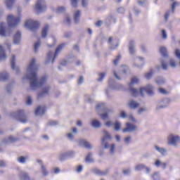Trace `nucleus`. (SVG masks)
Here are the masks:
<instances>
[{"label":"nucleus","instance_id":"obj_56","mask_svg":"<svg viewBox=\"0 0 180 180\" xmlns=\"http://www.w3.org/2000/svg\"><path fill=\"white\" fill-rule=\"evenodd\" d=\"M33 101L32 100V97L30 96H28L27 97V105H32Z\"/></svg>","mask_w":180,"mask_h":180},{"label":"nucleus","instance_id":"obj_21","mask_svg":"<svg viewBox=\"0 0 180 180\" xmlns=\"http://www.w3.org/2000/svg\"><path fill=\"white\" fill-rule=\"evenodd\" d=\"M112 82H113V79H110L109 88H110V89H116V90L122 89V85L119 84H112Z\"/></svg>","mask_w":180,"mask_h":180},{"label":"nucleus","instance_id":"obj_26","mask_svg":"<svg viewBox=\"0 0 180 180\" xmlns=\"http://www.w3.org/2000/svg\"><path fill=\"white\" fill-rule=\"evenodd\" d=\"M6 58H8V56L5 53V49L4 48V46H0V61H2L3 60H6Z\"/></svg>","mask_w":180,"mask_h":180},{"label":"nucleus","instance_id":"obj_39","mask_svg":"<svg viewBox=\"0 0 180 180\" xmlns=\"http://www.w3.org/2000/svg\"><path fill=\"white\" fill-rule=\"evenodd\" d=\"M63 23L66 25V26H70V25H71V18L68 16L65 17Z\"/></svg>","mask_w":180,"mask_h":180},{"label":"nucleus","instance_id":"obj_61","mask_svg":"<svg viewBox=\"0 0 180 180\" xmlns=\"http://www.w3.org/2000/svg\"><path fill=\"white\" fill-rule=\"evenodd\" d=\"M84 82V76H80L79 79H78V85H81Z\"/></svg>","mask_w":180,"mask_h":180},{"label":"nucleus","instance_id":"obj_44","mask_svg":"<svg viewBox=\"0 0 180 180\" xmlns=\"http://www.w3.org/2000/svg\"><path fill=\"white\" fill-rule=\"evenodd\" d=\"M144 168H146V165L139 164L135 167V171H141V169H144Z\"/></svg>","mask_w":180,"mask_h":180},{"label":"nucleus","instance_id":"obj_31","mask_svg":"<svg viewBox=\"0 0 180 180\" xmlns=\"http://www.w3.org/2000/svg\"><path fill=\"white\" fill-rule=\"evenodd\" d=\"M85 161L88 164H91V163L94 162V159L92 158V153H88L87 156L85 158Z\"/></svg>","mask_w":180,"mask_h":180},{"label":"nucleus","instance_id":"obj_13","mask_svg":"<svg viewBox=\"0 0 180 180\" xmlns=\"http://www.w3.org/2000/svg\"><path fill=\"white\" fill-rule=\"evenodd\" d=\"M50 89H51V87L49 85L42 88L41 91L39 93L37 96V99H41V98H44L46 95H49V92H50Z\"/></svg>","mask_w":180,"mask_h":180},{"label":"nucleus","instance_id":"obj_45","mask_svg":"<svg viewBox=\"0 0 180 180\" xmlns=\"http://www.w3.org/2000/svg\"><path fill=\"white\" fill-rule=\"evenodd\" d=\"M26 160H27V158L21 156L18 158V162H20V164H25L26 162Z\"/></svg>","mask_w":180,"mask_h":180},{"label":"nucleus","instance_id":"obj_60","mask_svg":"<svg viewBox=\"0 0 180 180\" xmlns=\"http://www.w3.org/2000/svg\"><path fill=\"white\" fill-rule=\"evenodd\" d=\"M120 117L122 119H126V117H127V114H126V112L122 111L120 113Z\"/></svg>","mask_w":180,"mask_h":180},{"label":"nucleus","instance_id":"obj_48","mask_svg":"<svg viewBox=\"0 0 180 180\" xmlns=\"http://www.w3.org/2000/svg\"><path fill=\"white\" fill-rule=\"evenodd\" d=\"M57 124H58V122L57 121L51 120L48 122L49 126H57Z\"/></svg>","mask_w":180,"mask_h":180},{"label":"nucleus","instance_id":"obj_19","mask_svg":"<svg viewBox=\"0 0 180 180\" xmlns=\"http://www.w3.org/2000/svg\"><path fill=\"white\" fill-rule=\"evenodd\" d=\"M93 172L96 175H99L100 176H103L108 175L109 174V169H106L102 171L99 169H93Z\"/></svg>","mask_w":180,"mask_h":180},{"label":"nucleus","instance_id":"obj_14","mask_svg":"<svg viewBox=\"0 0 180 180\" xmlns=\"http://www.w3.org/2000/svg\"><path fill=\"white\" fill-rule=\"evenodd\" d=\"M171 101H169V98H163L160 101V105H158L156 107V109L158 110L159 109H162L167 108L168 105H169Z\"/></svg>","mask_w":180,"mask_h":180},{"label":"nucleus","instance_id":"obj_50","mask_svg":"<svg viewBox=\"0 0 180 180\" xmlns=\"http://www.w3.org/2000/svg\"><path fill=\"white\" fill-rule=\"evenodd\" d=\"M145 77L147 79H150V78L153 77V70H150L148 73H146Z\"/></svg>","mask_w":180,"mask_h":180},{"label":"nucleus","instance_id":"obj_17","mask_svg":"<svg viewBox=\"0 0 180 180\" xmlns=\"http://www.w3.org/2000/svg\"><path fill=\"white\" fill-rule=\"evenodd\" d=\"M18 177L20 180H31L30 175L27 172L20 170L18 173Z\"/></svg>","mask_w":180,"mask_h":180},{"label":"nucleus","instance_id":"obj_28","mask_svg":"<svg viewBox=\"0 0 180 180\" xmlns=\"http://www.w3.org/2000/svg\"><path fill=\"white\" fill-rule=\"evenodd\" d=\"M81 18V11H76L74 13V22L75 23H78L79 22V18Z\"/></svg>","mask_w":180,"mask_h":180},{"label":"nucleus","instance_id":"obj_2","mask_svg":"<svg viewBox=\"0 0 180 180\" xmlns=\"http://www.w3.org/2000/svg\"><path fill=\"white\" fill-rule=\"evenodd\" d=\"M63 49H64V46H59L56 49L55 51H49L47 53L46 60L45 63L49 64V63H51V64H54L56 58L58 57V54L61 53Z\"/></svg>","mask_w":180,"mask_h":180},{"label":"nucleus","instance_id":"obj_43","mask_svg":"<svg viewBox=\"0 0 180 180\" xmlns=\"http://www.w3.org/2000/svg\"><path fill=\"white\" fill-rule=\"evenodd\" d=\"M41 172L44 176H46V175H49V172L46 169V166H44V165H41Z\"/></svg>","mask_w":180,"mask_h":180},{"label":"nucleus","instance_id":"obj_38","mask_svg":"<svg viewBox=\"0 0 180 180\" xmlns=\"http://www.w3.org/2000/svg\"><path fill=\"white\" fill-rule=\"evenodd\" d=\"M160 63L162 65V70H168V67H167V64L165 63V60H164V59L160 58Z\"/></svg>","mask_w":180,"mask_h":180},{"label":"nucleus","instance_id":"obj_1","mask_svg":"<svg viewBox=\"0 0 180 180\" xmlns=\"http://www.w3.org/2000/svg\"><path fill=\"white\" fill-rule=\"evenodd\" d=\"M37 71L39 66L36 65V58H32L27 68V75L22 77V79L30 81V89L32 91L41 88L47 82V76H43L40 79L37 77Z\"/></svg>","mask_w":180,"mask_h":180},{"label":"nucleus","instance_id":"obj_57","mask_svg":"<svg viewBox=\"0 0 180 180\" xmlns=\"http://www.w3.org/2000/svg\"><path fill=\"white\" fill-rule=\"evenodd\" d=\"M86 101H87L89 103H92V102H94V99L89 96H86Z\"/></svg>","mask_w":180,"mask_h":180},{"label":"nucleus","instance_id":"obj_51","mask_svg":"<svg viewBox=\"0 0 180 180\" xmlns=\"http://www.w3.org/2000/svg\"><path fill=\"white\" fill-rule=\"evenodd\" d=\"M177 5H179V4L177 2H174L172 5V13H174V12H175V8H176Z\"/></svg>","mask_w":180,"mask_h":180},{"label":"nucleus","instance_id":"obj_46","mask_svg":"<svg viewBox=\"0 0 180 180\" xmlns=\"http://www.w3.org/2000/svg\"><path fill=\"white\" fill-rule=\"evenodd\" d=\"M129 53H130L131 56L136 54V48L134 47V46H129Z\"/></svg>","mask_w":180,"mask_h":180},{"label":"nucleus","instance_id":"obj_6","mask_svg":"<svg viewBox=\"0 0 180 180\" xmlns=\"http://www.w3.org/2000/svg\"><path fill=\"white\" fill-rule=\"evenodd\" d=\"M143 92H146L148 96H154V86H153L151 84H148L145 87H141L139 91L141 96H144Z\"/></svg>","mask_w":180,"mask_h":180},{"label":"nucleus","instance_id":"obj_49","mask_svg":"<svg viewBox=\"0 0 180 180\" xmlns=\"http://www.w3.org/2000/svg\"><path fill=\"white\" fill-rule=\"evenodd\" d=\"M158 91H159V94H162V95H167V94H168L167 90H165L162 88H159Z\"/></svg>","mask_w":180,"mask_h":180},{"label":"nucleus","instance_id":"obj_9","mask_svg":"<svg viewBox=\"0 0 180 180\" xmlns=\"http://www.w3.org/2000/svg\"><path fill=\"white\" fill-rule=\"evenodd\" d=\"M47 9V6H46V2L44 0H37V4H35V11L37 13L40 12H44Z\"/></svg>","mask_w":180,"mask_h":180},{"label":"nucleus","instance_id":"obj_7","mask_svg":"<svg viewBox=\"0 0 180 180\" xmlns=\"http://www.w3.org/2000/svg\"><path fill=\"white\" fill-rule=\"evenodd\" d=\"M7 22L9 27H15V26H18V25H19L20 18L10 14L7 16Z\"/></svg>","mask_w":180,"mask_h":180},{"label":"nucleus","instance_id":"obj_42","mask_svg":"<svg viewBox=\"0 0 180 180\" xmlns=\"http://www.w3.org/2000/svg\"><path fill=\"white\" fill-rule=\"evenodd\" d=\"M99 78L97 79V81L98 82H101V81H103V78L106 76V73L101 72L98 74Z\"/></svg>","mask_w":180,"mask_h":180},{"label":"nucleus","instance_id":"obj_53","mask_svg":"<svg viewBox=\"0 0 180 180\" xmlns=\"http://www.w3.org/2000/svg\"><path fill=\"white\" fill-rule=\"evenodd\" d=\"M129 71V67L127 65H122V72L126 74Z\"/></svg>","mask_w":180,"mask_h":180},{"label":"nucleus","instance_id":"obj_27","mask_svg":"<svg viewBox=\"0 0 180 180\" xmlns=\"http://www.w3.org/2000/svg\"><path fill=\"white\" fill-rule=\"evenodd\" d=\"M50 29V27L49 25H45L44 27L42 29L41 32V37L43 39L47 37V33H49V30Z\"/></svg>","mask_w":180,"mask_h":180},{"label":"nucleus","instance_id":"obj_41","mask_svg":"<svg viewBox=\"0 0 180 180\" xmlns=\"http://www.w3.org/2000/svg\"><path fill=\"white\" fill-rule=\"evenodd\" d=\"M139 60H141V64L140 65H137V64H134V67H137L138 68H141V67H143V65H144V58L143 57H139Z\"/></svg>","mask_w":180,"mask_h":180},{"label":"nucleus","instance_id":"obj_47","mask_svg":"<svg viewBox=\"0 0 180 180\" xmlns=\"http://www.w3.org/2000/svg\"><path fill=\"white\" fill-rule=\"evenodd\" d=\"M120 58H122V56L118 55L117 58L112 61L114 65H117V64H119V61H120Z\"/></svg>","mask_w":180,"mask_h":180},{"label":"nucleus","instance_id":"obj_58","mask_svg":"<svg viewBox=\"0 0 180 180\" xmlns=\"http://www.w3.org/2000/svg\"><path fill=\"white\" fill-rule=\"evenodd\" d=\"M88 1L89 0H82V5L84 8L88 6Z\"/></svg>","mask_w":180,"mask_h":180},{"label":"nucleus","instance_id":"obj_52","mask_svg":"<svg viewBox=\"0 0 180 180\" xmlns=\"http://www.w3.org/2000/svg\"><path fill=\"white\" fill-rule=\"evenodd\" d=\"M169 64L172 68H175V67H176V63H175V60H174L173 59L170 60Z\"/></svg>","mask_w":180,"mask_h":180},{"label":"nucleus","instance_id":"obj_12","mask_svg":"<svg viewBox=\"0 0 180 180\" xmlns=\"http://www.w3.org/2000/svg\"><path fill=\"white\" fill-rule=\"evenodd\" d=\"M103 133H104V136L101 139V145L102 146L104 145V148H109V143L106 142V141L112 140V136H110V134H109V132H108V131L106 130H104Z\"/></svg>","mask_w":180,"mask_h":180},{"label":"nucleus","instance_id":"obj_55","mask_svg":"<svg viewBox=\"0 0 180 180\" xmlns=\"http://www.w3.org/2000/svg\"><path fill=\"white\" fill-rule=\"evenodd\" d=\"M78 4V0H71V5L73 8H77V5Z\"/></svg>","mask_w":180,"mask_h":180},{"label":"nucleus","instance_id":"obj_33","mask_svg":"<svg viewBox=\"0 0 180 180\" xmlns=\"http://www.w3.org/2000/svg\"><path fill=\"white\" fill-rule=\"evenodd\" d=\"M14 2L15 0H6L5 4L6 8H8V9H12V6L13 5Z\"/></svg>","mask_w":180,"mask_h":180},{"label":"nucleus","instance_id":"obj_29","mask_svg":"<svg viewBox=\"0 0 180 180\" xmlns=\"http://www.w3.org/2000/svg\"><path fill=\"white\" fill-rule=\"evenodd\" d=\"M9 78V75L6 72L0 73V81L5 82Z\"/></svg>","mask_w":180,"mask_h":180},{"label":"nucleus","instance_id":"obj_23","mask_svg":"<svg viewBox=\"0 0 180 180\" xmlns=\"http://www.w3.org/2000/svg\"><path fill=\"white\" fill-rule=\"evenodd\" d=\"M46 113V107L44 106H38L37 108L35 110V115H40L41 116H43V115Z\"/></svg>","mask_w":180,"mask_h":180},{"label":"nucleus","instance_id":"obj_40","mask_svg":"<svg viewBox=\"0 0 180 180\" xmlns=\"http://www.w3.org/2000/svg\"><path fill=\"white\" fill-rule=\"evenodd\" d=\"M56 13H64L65 12V8L63 6L58 7L56 9Z\"/></svg>","mask_w":180,"mask_h":180},{"label":"nucleus","instance_id":"obj_24","mask_svg":"<svg viewBox=\"0 0 180 180\" xmlns=\"http://www.w3.org/2000/svg\"><path fill=\"white\" fill-rule=\"evenodd\" d=\"M22 34L20 32L18 31L14 35L13 41L14 44H20V37Z\"/></svg>","mask_w":180,"mask_h":180},{"label":"nucleus","instance_id":"obj_30","mask_svg":"<svg viewBox=\"0 0 180 180\" xmlns=\"http://www.w3.org/2000/svg\"><path fill=\"white\" fill-rule=\"evenodd\" d=\"M160 51L162 57H168V51H167V48H165V46H162Z\"/></svg>","mask_w":180,"mask_h":180},{"label":"nucleus","instance_id":"obj_62","mask_svg":"<svg viewBox=\"0 0 180 180\" xmlns=\"http://www.w3.org/2000/svg\"><path fill=\"white\" fill-rule=\"evenodd\" d=\"M175 56L179 60H180V51L179 49H176L175 50Z\"/></svg>","mask_w":180,"mask_h":180},{"label":"nucleus","instance_id":"obj_8","mask_svg":"<svg viewBox=\"0 0 180 180\" xmlns=\"http://www.w3.org/2000/svg\"><path fill=\"white\" fill-rule=\"evenodd\" d=\"M139 82V78L134 77L131 79V82L129 84V92L132 96H137L139 95V90L137 89L133 88V84H137Z\"/></svg>","mask_w":180,"mask_h":180},{"label":"nucleus","instance_id":"obj_37","mask_svg":"<svg viewBox=\"0 0 180 180\" xmlns=\"http://www.w3.org/2000/svg\"><path fill=\"white\" fill-rule=\"evenodd\" d=\"M156 84H158V85H162L164 84H165V79L162 78V77H159L157 78L155 80Z\"/></svg>","mask_w":180,"mask_h":180},{"label":"nucleus","instance_id":"obj_20","mask_svg":"<svg viewBox=\"0 0 180 180\" xmlns=\"http://www.w3.org/2000/svg\"><path fill=\"white\" fill-rule=\"evenodd\" d=\"M15 61H16V56L13 55L11 60V68L12 70H15L16 74H19V68L16 67V63Z\"/></svg>","mask_w":180,"mask_h":180},{"label":"nucleus","instance_id":"obj_22","mask_svg":"<svg viewBox=\"0 0 180 180\" xmlns=\"http://www.w3.org/2000/svg\"><path fill=\"white\" fill-rule=\"evenodd\" d=\"M19 138H15L13 136H9L7 139H4L3 140V142L5 143V144H9L11 143H15L16 141H19Z\"/></svg>","mask_w":180,"mask_h":180},{"label":"nucleus","instance_id":"obj_25","mask_svg":"<svg viewBox=\"0 0 180 180\" xmlns=\"http://www.w3.org/2000/svg\"><path fill=\"white\" fill-rule=\"evenodd\" d=\"M128 106L130 109H137L140 106V103L136 102L134 100L129 101Z\"/></svg>","mask_w":180,"mask_h":180},{"label":"nucleus","instance_id":"obj_35","mask_svg":"<svg viewBox=\"0 0 180 180\" xmlns=\"http://www.w3.org/2000/svg\"><path fill=\"white\" fill-rule=\"evenodd\" d=\"M114 129L115 130V131H119V130H120L121 127H122V124L117 121H116L114 124Z\"/></svg>","mask_w":180,"mask_h":180},{"label":"nucleus","instance_id":"obj_5","mask_svg":"<svg viewBox=\"0 0 180 180\" xmlns=\"http://www.w3.org/2000/svg\"><path fill=\"white\" fill-rule=\"evenodd\" d=\"M25 26L27 29H30L31 32H36L40 27V22L37 20L30 19L25 21Z\"/></svg>","mask_w":180,"mask_h":180},{"label":"nucleus","instance_id":"obj_16","mask_svg":"<svg viewBox=\"0 0 180 180\" xmlns=\"http://www.w3.org/2000/svg\"><path fill=\"white\" fill-rule=\"evenodd\" d=\"M126 126L127 127L122 129L123 133H126V131H136V130H137V126L134 124L127 122Z\"/></svg>","mask_w":180,"mask_h":180},{"label":"nucleus","instance_id":"obj_11","mask_svg":"<svg viewBox=\"0 0 180 180\" xmlns=\"http://www.w3.org/2000/svg\"><path fill=\"white\" fill-rule=\"evenodd\" d=\"M167 141L170 146H176L178 143H180V136L171 134L167 137Z\"/></svg>","mask_w":180,"mask_h":180},{"label":"nucleus","instance_id":"obj_10","mask_svg":"<svg viewBox=\"0 0 180 180\" xmlns=\"http://www.w3.org/2000/svg\"><path fill=\"white\" fill-rule=\"evenodd\" d=\"M75 155V152L72 150H69L67 152L61 153L58 155V160L59 161H65V160H68V158H72Z\"/></svg>","mask_w":180,"mask_h":180},{"label":"nucleus","instance_id":"obj_59","mask_svg":"<svg viewBox=\"0 0 180 180\" xmlns=\"http://www.w3.org/2000/svg\"><path fill=\"white\" fill-rule=\"evenodd\" d=\"M161 164H162V162H161V161L160 160H157L155 161V162L154 163V165H155V167H161Z\"/></svg>","mask_w":180,"mask_h":180},{"label":"nucleus","instance_id":"obj_3","mask_svg":"<svg viewBox=\"0 0 180 180\" xmlns=\"http://www.w3.org/2000/svg\"><path fill=\"white\" fill-rule=\"evenodd\" d=\"M96 109L98 111L101 110V112H104L103 114H100V116L103 120H105V119H108L109 115H110V113H113L114 112L113 108H108L105 103H100L97 104L96 105Z\"/></svg>","mask_w":180,"mask_h":180},{"label":"nucleus","instance_id":"obj_34","mask_svg":"<svg viewBox=\"0 0 180 180\" xmlns=\"http://www.w3.org/2000/svg\"><path fill=\"white\" fill-rule=\"evenodd\" d=\"M155 148L158 153H160L162 155H164L167 153V150L164 148H160L158 146H155Z\"/></svg>","mask_w":180,"mask_h":180},{"label":"nucleus","instance_id":"obj_18","mask_svg":"<svg viewBox=\"0 0 180 180\" xmlns=\"http://www.w3.org/2000/svg\"><path fill=\"white\" fill-rule=\"evenodd\" d=\"M6 30H8V25L6 22H1L0 24V36L5 37L6 36Z\"/></svg>","mask_w":180,"mask_h":180},{"label":"nucleus","instance_id":"obj_32","mask_svg":"<svg viewBox=\"0 0 180 180\" xmlns=\"http://www.w3.org/2000/svg\"><path fill=\"white\" fill-rule=\"evenodd\" d=\"M153 180H160L161 179V176L160 175V172H155L151 175Z\"/></svg>","mask_w":180,"mask_h":180},{"label":"nucleus","instance_id":"obj_4","mask_svg":"<svg viewBox=\"0 0 180 180\" xmlns=\"http://www.w3.org/2000/svg\"><path fill=\"white\" fill-rule=\"evenodd\" d=\"M11 116L18 120V122H20V123H26L27 122V117H26L23 110H20L16 112H12Z\"/></svg>","mask_w":180,"mask_h":180},{"label":"nucleus","instance_id":"obj_54","mask_svg":"<svg viewBox=\"0 0 180 180\" xmlns=\"http://www.w3.org/2000/svg\"><path fill=\"white\" fill-rule=\"evenodd\" d=\"M6 91L8 94H11L12 92V84H8L6 86Z\"/></svg>","mask_w":180,"mask_h":180},{"label":"nucleus","instance_id":"obj_64","mask_svg":"<svg viewBox=\"0 0 180 180\" xmlns=\"http://www.w3.org/2000/svg\"><path fill=\"white\" fill-rule=\"evenodd\" d=\"M96 26H97V27H100V26L101 25H103V21L102 20H98L96 22Z\"/></svg>","mask_w":180,"mask_h":180},{"label":"nucleus","instance_id":"obj_36","mask_svg":"<svg viewBox=\"0 0 180 180\" xmlns=\"http://www.w3.org/2000/svg\"><path fill=\"white\" fill-rule=\"evenodd\" d=\"M91 125L93 126V127L98 129L101 127V122L96 120H94L91 122Z\"/></svg>","mask_w":180,"mask_h":180},{"label":"nucleus","instance_id":"obj_63","mask_svg":"<svg viewBox=\"0 0 180 180\" xmlns=\"http://www.w3.org/2000/svg\"><path fill=\"white\" fill-rule=\"evenodd\" d=\"M162 39H167V32L165 31V30H162Z\"/></svg>","mask_w":180,"mask_h":180},{"label":"nucleus","instance_id":"obj_15","mask_svg":"<svg viewBox=\"0 0 180 180\" xmlns=\"http://www.w3.org/2000/svg\"><path fill=\"white\" fill-rule=\"evenodd\" d=\"M78 144L80 147H84V148H87L88 150H91L92 148V145L85 139L79 140Z\"/></svg>","mask_w":180,"mask_h":180}]
</instances>
